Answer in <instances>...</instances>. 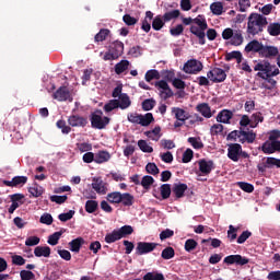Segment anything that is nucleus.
Wrapping results in <instances>:
<instances>
[{
    "instance_id": "16",
    "label": "nucleus",
    "mask_w": 280,
    "mask_h": 280,
    "mask_svg": "<svg viewBox=\"0 0 280 280\" xmlns=\"http://www.w3.org/2000/svg\"><path fill=\"white\" fill-rule=\"evenodd\" d=\"M190 34H194V36L198 37L199 45H206L207 44V30L198 28L196 25H191L189 28Z\"/></svg>"
},
{
    "instance_id": "27",
    "label": "nucleus",
    "mask_w": 280,
    "mask_h": 280,
    "mask_svg": "<svg viewBox=\"0 0 280 280\" xmlns=\"http://www.w3.org/2000/svg\"><path fill=\"white\" fill-rule=\"evenodd\" d=\"M120 205H122V207H132V205H135V196L130 192L120 194Z\"/></svg>"
},
{
    "instance_id": "44",
    "label": "nucleus",
    "mask_w": 280,
    "mask_h": 280,
    "mask_svg": "<svg viewBox=\"0 0 280 280\" xmlns=\"http://www.w3.org/2000/svg\"><path fill=\"white\" fill-rule=\"evenodd\" d=\"M192 23H195L199 30H209V24H207V19H205V15H198L194 19Z\"/></svg>"
},
{
    "instance_id": "45",
    "label": "nucleus",
    "mask_w": 280,
    "mask_h": 280,
    "mask_svg": "<svg viewBox=\"0 0 280 280\" xmlns=\"http://www.w3.org/2000/svg\"><path fill=\"white\" fill-rule=\"evenodd\" d=\"M160 192L162 196V200H167V198H170V196H172V185L162 184L160 187Z\"/></svg>"
},
{
    "instance_id": "53",
    "label": "nucleus",
    "mask_w": 280,
    "mask_h": 280,
    "mask_svg": "<svg viewBox=\"0 0 280 280\" xmlns=\"http://www.w3.org/2000/svg\"><path fill=\"white\" fill-rule=\"evenodd\" d=\"M138 148H140L141 152H145L148 154H152V152H154V148L148 144V141L145 140H139Z\"/></svg>"
},
{
    "instance_id": "20",
    "label": "nucleus",
    "mask_w": 280,
    "mask_h": 280,
    "mask_svg": "<svg viewBox=\"0 0 280 280\" xmlns=\"http://www.w3.org/2000/svg\"><path fill=\"white\" fill-rule=\"evenodd\" d=\"M27 183V176H15L12 180H3L5 187H23Z\"/></svg>"
},
{
    "instance_id": "22",
    "label": "nucleus",
    "mask_w": 280,
    "mask_h": 280,
    "mask_svg": "<svg viewBox=\"0 0 280 280\" xmlns=\"http://www.w3.org/2000/svg\"><path fill=\"white\" fill-rule=\"evenodd\" d=\"M260 56H262V58H275V56H279V48H277L275 46H264L262 45Z\"/></svg>"
},
{
    "instance_id": "35",
    "label": "nucleus",
    "mask_w": 280,
    "mask_h": 280,
    "mask_svg": "<svg viewBox=\"0 0 280 280\" xmlns=\"http://www.w3.org/2000/svg\"><path fill=\"white\" fill-rule=\"evenodd\" d=\"M244 43V35H242V31L237 30L234 31V35L232 36L231 39V45L234 47H240Z\"/></svg>"
},
{
    "instance_id": "29",
    "label": "nucleus",
    "mask_w": 280,
    "mask_h": 280,
    "mask_svg": "<svg viewBox=\"0 0 280 280\" xmlns=\"http://www.w3.org/2000/svg\"><path fill=\"white\" fill-rule=\"evenodd\" d=\"M35 257H49L51 255V247L49 246H37L34 249Z\"/></svg>"
},
{
    "instance_id": "17",
    "label": "nucleus",
    "mask_w": 280,
    "mask_h": 280,
    "mask_svg": "<svg viewBox=\"0 0 280 280\" xmlns=\"http://www.w3.org/2000/svg\"><path fill=\"white\" fill-rule=\"evenodd\" d=\"M215 119L218 124H231V120L233 119V110L222 109L218 113Z\"/></svg>"
},
{
    "instance_id": "50",
    "label": "nucleus",
    "mask_w": 280,
    "mask_h": 280,
    "mask_svg": "<svg viewBox=\"0 0 280 280\" xmlns=\"http://www.w3.org/2000/svg\"><path fill=\"white\" fill-rule=\"evenodd\" d=\"M267 32L270 36H280V23H270Z\"/></svg>"
},
{
    "instance_id": "7",
    "label": "nucleus",
    "mask_w": 280,
    "mask_h": 280,
    "mask_svg": "<svg viewBox=\"0 0 280 280\" xmlns=\"http://www.w3.org/2000/svg\"><path fill=\"white\" fill-rule=\"evenodd\" d=\"M207 78H209L214 84H218L226 80V72L222 68H213L207 72Z\"/></svg>"
},
{
    "instance_id": "13",
    "label": "nucleus",
    "mask_w": 280,
    "mask_h": 280,
    "mask_svg": "<svg viewBox=\"0 0 280 280\" xmlns=\"http://www.w3.org/2000/svg\"><path fill=\"white\" fill-rule=\"evenodd\" d=\"M240 152H242V144L240 143H231L228 148V158L234 163L240 161Z\"/></svg>"
},
{
    "instance_id": "39",
    "label": "nucleus",
    "mask_w": 280,
    "mask_h": 280,
    "mask_svg": "<svg viewBox=\"0 0 280 280\" xmlns=\"http://www.w3.org/2000/svg\"><path fill=\"white\" fill-rule=\"evenodd\" d=\"M163 27H165V21L163 20V16L161 18V15H156L152 21V28L155 32H161Z\"/></svg>"
},
{
    "instance_id": "8",
    "label": "nucleus",
    "mask_w": 280,
    "mask_h": 280,
    "mask_svg": "<svg viewBox=\"0 0 280 280\" xmlns=\"http://www.w3.org/2000/svg\"><path fill=\"white\" fill-rule=\"evenodd\" d=\"M156 89H160V97L162 100H170V97H174V92L172 91V88H170V84H167V81L160 80L155 82Z\"/></svg>"
},
{
    "instance_id": "61",
    "label": "nucleus",
    "mask_w": 280,
    "mask_h": 280,
    "mask_svg": "<svg viewBox=\"0 0 280 280\" xmlns=\"http://www.w3.org/2000/svg\"><path fill=\"white\" fill-rule=\"evenodd\" d=\"M122 21L124 23H126L129 27L132 26V25H137L139 23V19L137 18H133L132 15L130 14H125L122 16Z\"/></svg>"
},
{
    "instance_id": "23",
    "label": "nucleus",
    "mask_w": 280,
    "mask_h": 280,
    "mask_svg": "<svg viewBox=\"0 0 280 280\" xmlns=\"http://www.w3.org/2000/svg\"><path fill=\"white\" fill-rule=\"evenodd\" d=\"M172 113L173 115H175V119H177V121L185 122L187 121V119L190 118L189 113H187L185 109L180 107H173Z\"/></svg>"
},
{
    "instance_id": "34",
    "label": "nucleus",
    "mask_w": 280,
    "mask_h": 280,
    "mask_svg": "<svg viewBox=\"0 0 280 280\" xmlns=\"http://www.w3.org/2000/svg\"><path fill=\"white\" fill-rule=\"evenodd\" d=\"M178 16H180V10L175 9L173 11L164 13L162 19L164 23H170V21H174L175 19H178Z\"/></svg>"
},
{
    "instance_id": "56",
    "label": "nucleus",
    "mask_w": 280,
    "mask_h": 280,
    "mask_svg": "<svg viewBox=\"0 0 280 280\" xmlns=\"http://www.w3.org/2000/svg\"><path fill=\"white\" fill-rule=\"evenodd\" d=\"M224 132V125L222 124H214L210 128V133L212 137H218V135H222Z\"/></svg>"
},
{
    "instance_id": "14",
    "label": "nucleus",
    "mask_w": 280,
    "mask_h": 280,
    "mask_svg": "<svg viewBox=\"0 0 280 280\" xmlns=\"http://www.w3.org/2000/svg\"><path fill=\"white\" fill-rule=\"evenodd\" d=\"M92 188L94 191H96V194H101L102 196H105V194L108 191L106 183H104V180H102L100 177L93 178Z\"/></svg>"
},
{
    "instance_id": "5",
    "label": "nucleus",
    "mask_w": 280,
    "mask_h": 280,
    "mask_svg": "<svg viewBox=\"0 0 280 280\" xmlns=\"http://www.w3.org/2000/svg\"><path fill=\"white\" fill-rule=\"evenodd\" d=\"M279 139H280V130L279 129L271 130L269 132L268 140L265 141L261 147H259V150H261V152H264V154L271 152L272 144L280 143Z\"/></svg>"
},
{
    "instance_id": "37",
    "label": "nucleus",
    "mask_w": 280,
    "mask_h": 280,
    "mask_svg": "<svg viewBox=\"0 0 280 280\" xmlns=\"http://www.w3.org/2000/svg\"><path fill=\"white\" fill-rule=\"evenodd\" d=\"M110 30L101 28L100 32L94 36V43H104L108 38Z\"/></svg>"
},
{
    "instance_id": "18",
    "label": "nucleus",
    "mask_w": 280,
    "mask_h": 280,
    "mask_svg": "<svg viewBox=\"0 0 280 280\" xmlns=\"http://www.w3.org/2000/svg\"><path fill=\"white\" fill-rule=\"evenodd\" d=\"M255 139H257V133L253 130H244L241 128V140L240 143H255Z\"/></svg>"
},
{
    "instance_id": "33",
    "label": "nucleus",
    "mask_w": 280,
    "mask_h": 280,
    "mask_svg": "<svg viewBox=\"0 0 280 280\" xmlns=\"http://www.w3.org/2000/svg\"><path fill=\"white\" fill-rule=\"evenodd\" d=\"M242 52L240 50H233L231 52H226L225 60L226 62H231V60H236L237 65L242 62Z\"/></svg>"
},
{
    "instance_id": "11",
    "label": "nucleus",
    "mask_w": 280,
    "mask_h": 280,
    "mask_svg": "<svg viewBox=\"0 0 280 280\" xmlns=\"http://www.w3.org/2000/svg\"><path fill=\"white\" fill-rule=\"evenodd\" d=\"M159 246L158 243H148V242H138L136 247V255H148V253H152Z\"/></svg>"
},
{
    "instance_id": "6",
    "label": "nucleus",
    "mask_w": 280,
    "mask_h": 280,
    "mask_svg": "<svg viewBox=\"0 0 280 280\" xmlns=\"http://www.w3.org/2000/svg\"><path fill=\"white\" fill-rule=\"evenodd\" d=\"M205 69V66L198 59H190L188 60L183 68L184 73H189L190 75H196L200 73Z\"/></svg>"
},
{
    "instance_id": "47",
    "label": "nucleus",
    "mask_w": 280,
    "mask_h": 280,
    "mask_svg": "<svg viewBox=\"0 0 280 280\" xmlns=\"http://www.w3.org/2000/svg\"><path fill=\"white\" fill-rule=\"evenodd\" d=\"M118 233L120 234L121 240H124V237H128V235H132L135 233V228H132V225H124L118 229Z\"/></svg>"
},
{
    "instance_id": "38",
    "label": "nucleus",
    "mask_w": 280,
    "mask_h": 280,
    "mask_svg": "<svg viewBox=\"0 0 280 280\" xmlns=\"http://www.w3.org/2000/svg\"><path fill=\"white\" fill-rule=\"evenodd\" d=\"M128 67H130V61L121 60L115 65V73L117 75H121V73H124V71H128Z\"/></svg>"
},
{
    "instance_id": "40",
    "label": "nucleus",
    "mask_w": 280,
    "mask_h": 280,
    "mask_svg": "<svg viewBox=\"0 0 280 280\" xmlns=\"http://www.w3.org/2000/svg\"><path fill=\"white\" fill-rule=\"evenodd\" d=\"M143 280H165V276L159 271H149L143 277Z\"/></svg>"
},
{
    "instance_id": "57",
    "label": "nucleus",
    "mask_w": 280,
    "mask_h": 280,
    "mask_svg": "<svg viewBox=\"0 0 280 280\" xmlns=\"http://www.w3.org/2000/svg\"><path fill=\"white\" fill-rule=\"evenodd\" d=\"M140 185L143 187V189H150V187L154 185V177L150 175L143 176Z\"/></svg>"
},
{
    "instance_id": "26",
    "label": "nucleus",
    "mask_w": 280,
    "mask_h": 280,
    "mask_svg": "<svg viewBox=\"0 0 280 280\" xmlns=\"http://www.w3.org/2000/svg\"><path fill=\"white\" fill-rule=\"evenodd\" d=\"M84 242L85 241L81 236L72 240L69 243V247H70L71 253H80V248H82V246H84Z\"/></svg>"
},
{
    "instance_id": "60",
    "label": "nucleus",
    "mask_w": 280,
    "mask_h": 280,
    "mask_svg": "<svg viewBox=\"0 0 280 280\" xmlns=\"http://www.w3.org/2000/svg\"><path fill=\"white\" fill-rule=\"evenodd\" d=\"M145 81L152 82V80H159L161 78V74L158 72V70H149L145 73Z\"/></svg>"
},
{
    "instance_id": "59",
    "label": "nucleus",
    "mask_w": 280,
    "mask_h": 280,
    "mask_svg": "<svg viewBox=\"0 0 280 280\" xmlns=\"http://www.w3.org/2000/svg\"><path fill=\"white\" fill-rule=\"evenodd\" d=\"M156 106V101L154 98H147L142 102V109L152 110Z\"/></svg>"
},
{
    "instance_id": "42",
    "label": "nucleus",
    "mask_w": 280,
    "mask_h": 280,
    "mask_svg": "<svg viewBox=\"0 0 280 280\" xmlns=\"http://www.w3.org/2000/svg\"><path fill=\"white\" fill-rule=\"evenodd\" d=\"M145 137L152 139V141H159L161 139V128L154 127V129L144 132Z\"/></svg>"
},
{
    "instance_id": "28",
    "label": "nucleus",
    "mask_w": 280,
    "mask_h": 280,
    "mask_svg": "<svg viewBox=\"0 0 280 280\" xmlns=\"http://www.w3.org/2000/svg\"><path fill=\"white\" fill-rule=\"evenodd\" d=\"M110 161V153L108 151H98L95 153V163L102 165V163H108Z\"/></svg>"
},
{
    "instance_id": "3",
    "label": "nucleus",
    "mask_w": 280,
    "mask_h": 280,
    "mask_svg": "<svg viewBox=\"0 0 280 280\" xmlns=\"http://www.w3.org/2000/svg\"><path fill=\"white\" fill-rule=\"evenodd\" d=\"M124 56V42L117 39L109 44L108 51H106L103 56V60H117Z\"/></svg>"
},
{
    "instance_id": "9",
    "label": "nucleus",
    "mask_w": 280,
    "mask_h": 280,
    "mask_svg": "<svg viewBox=\"0 0 280 280\" xmlns=\"http://www.w3.org/2000/svg\"><path fill=\"white\" fill-rule=\"evenodd\" d=\"M223 262L226 264L228 266H233V264H235L236 266H246V264L250 262V259L240 254H236V255L226 256L223 259Z\"/></svg>"
},
{
    "instance_id": "31",
    "label": "nucleus",
    "mask_w": 280,
    "mask_h": 280,
    "mask_svg": "<svg viewBox=\"0 0 280 280\" xmlns=\"http://www.w3.org/2000/svg\"><path fill=\"white\" fill-rule=\"evenodd\" d=\"M119 105L118 108H121V110H126V108H130V105L132 104V102L130 101V96H128V94L122 93L119 96Z\"/></svg>"
},
{
    "instance_id": "49",
    "label": "nucleus",
    "mask_w": 280,
    "mask_h": 280,
    "mask_svg": "<svg viewBox=\"0 0 280 280\" xmlns=\"http://www.w3.org/2000/svg\"><path fill=\"white\" fill-rule=\"evenodd\" d=\"M175 255H176V252L174 250V247L168 246L162 250L161 257L162 259L170 260V259H174Z\"/></svg>"
},
{
    "instance_id": "19",
    "label": "nucleus",
    "mask_w": 280,
    "mask_h": 280,
    "mask_svg": "<svg viewBox=\"0 0 280 280\" xmlns=\"http://www.w3.org/2000/svg\"><path fill=\"white\" fill-rule=\"evenodd\" d=\"M264 47V44H261L259 40L254 39L252 42H249L246 46H245V51L246 54H250L252 51L254 54H259V56H261V49Z\"/></svg>"
},
{
    "instance_id": "15",
    "label": "nucleus",
    "mask_w": 280,
    "mask_h": 280,
    "mask_svg": "<svg viewBox=\"0 0 280 280\" xmlns=\"http://www.w3.org/2000/svg\"><path fill=\"white\" fill-rule=\"evenodd\" d=\"M54 100H57L58 102H67V100H70L71 93L67 89V86H60L54 94Z\"/></svg>"
},
{
    "instance_id": "24",
    "label": "nucleus",
    "mask_w": 280,
    "mask_h": 280,
    "mask_svg": "<svg viewBox=\"0 0 280 280\" xmlns=\"http://www.w3.org/2000/svg\"><path fill=\"white\" fill-rule=\"evenodd\" d=\"M187 189H188L187 184L179 183V184H174L172 191L175 198L180 199L185 197V191Z\"/></svg>"
},
{
    "instance_id": "43",
    "label": "nucleus",
    "mask_w": 280,
    "mask_h": 280,
    "mask_svg": "<svg viewBox=\"0 0 280 280\" xmlns=\"http://www.w3.org/2000/svg\"><path fill=\"white\" fill-rule=\"evenodd\" d=\"M152 121H154V115L152 113H147L145 115L140 114V126L148 127Z\"/></svg>"
},
{
    "instance_id": "32",
    "label": "nucleus",
    "mask_w": 280,
    "mask_h": 280,
    "mask_svg": "<svg viewBox=\"0 0 280 280\" xmlns=\"http://www.w3.org/2000/svg\"><path fill=\"white\" fill-rule=\"evenodd\" d=\"M107 202H110V205H121V192L120 191H114L107 194L106 197Z\"/></svg>"
},
{
    "instance_id": "36",
    "label": "nucleus",
    "mask_w": 280,
    "mask_h": 280,
    "mask_svg": "<svg viewBox=\"0 0 280 280\" xmlns=\"http://www.w3.org/2000/svg\"><path fill=\"white\" fill-rule=\"evenodd\" d=\"M210 10L212 14L220 16L224 12V4L220 1L213 2L210 4Z\"/></svg>"
},
{
    "instance_id": "58",
    "label": "nucleus",
    "mask_w": 280,
    "mask_h": 280,
    "mask_svg": "<svg viewBox=\"0 0 280 280\" xmlns=\"http://www.w3.org/2000/svg\"><path fill=\"white\" fill-rule=\"evenodd\" d=\"M237 186L243 191H246V194H253L255 191V186L253 184L246 183V182H238Z\"/></svg>"
},
{
    "instance_id": "4",
    "label": "nucleus",
    "mask_w": 280,
    "mask_h": 280,
    "mask_svg": "<svg viewBox=\"0 0 280 280\" xmlns=\"http://www.w3.org/2000/svg\"><path fill=\"white\" fill-rule=\"evenodd\" d=\"M102 115H104L102 109H97L91 114L90 121L92 128H95L96 130H104V128L110 124V118L107 116L102 117Z\"/></svg>"
},
{
    "instance_id": "51",
    "label": "nucleus",
    "mask_w": 280,
    "mask_h": 280,
    "mask_svg": "<svg viewBox=\"0 0 280 280\" xmlns=\"http://www.w3.org/2000/svg\"><path fill=\"white\" fill-rule=\"evenodd\" d=\"M188 143L195 149V150H202L205 148V143H202V140L200 138L190 137L188 138Z\"/></svg>"
},
{
    "instance_id": "41",
    "label": "nucleus",
    "mask_w": 280,
    "mask_h": 280,
    "mask_svg": "<svg viewBox=\"0 0 280 280\" xmlns=\"http://www.w3.org/2000/svg\"><path fill=\"white\" fill-rule=\"evenodd\" d=\"M252 125L250 128H257L259 124H262L264 121V115L261 112H256L250 116Z\"/></svg>"
},
{
    "instance_id": "54",
    "label": "nucleus",
    "mask_w": 280,
    "mask_h": 280,
    "mask_svg": "<svg viewBox=\"0 0 280 280\" xmlns=\"http://www.w3.org/2000/svg\"><path fill=\"white\" fill-rule=\"evenodd\" d=\"M57 128H59V130H61L62 135H69V132H71V125L68 126L67 121L60 119L56 122Z\"/></svg>"
},
{
    "instance_id": "12",
    "label": "nucleus",
    "mask_w": 280,
    "mask_h": 280,
    "mask_svg": "<svg viewBox=\"0 0 280 280\" xmlns=\"http://www.w3.org/2000/svg\"><path fill=\"white\" fill-rule=\"evenodd\" d=\"M68 124L72 128H86V124H89V120L84 116L71 115L68 117Z\"/></svg>"
},
{
    "instance_id": "62",
    "label": "nucleus",
    "mask_w": 280,
    "mask_h": 280,
    "mask_svg": "<svg viewBox=\"0 0 280 280\" xmlns=\"http://www.w3.org/2000/svg\"><path fill=\"white\" fill-rule=\"evenodd\" d=\"M28 194H31L33 198H40V195L43 194V187H39L35 184L34 187L28 188Z\"/></svg>"
},
{
    "instance_id": "1",
    "label": "nucleus",
    "mask_w": 280,
    "mask_h": 280,
    "mask_svg": "<svg viewBox=\"0 0 280 280\" xmlns=\"http://www.w3.org/2000/svg\"><path fill=\"white\" fill-rule=\"evenodd\" d=\"M268 25V19L259 13H252L248 16L247 22V34L252 36H257L264 32V27Z\"/></svg>"
},
{
    "instance_id": "52",
    "label": "nucleus",
    "mask_w": 280,
    "mask_h": 280,
    "mask_svg": "<svg viewBox=\"0 0 280 280\" xmlns=\"http://www.w3.org/2000/svg\"><path fill=\"white\" fill-rule=\"evenodd\" d=\"M116 108H119V100H110L104 105L105 113H113Z\"/></svg>"
},
{
    "instance_id": "64",
    "label": "nucleus",
    "mask_w": 280,
    "mask_h": 280,
    "mask_svg": "<svg viewBox=\"0 0 280 280\" xmlns=\"http://www.w3.org/2000/svg\"><path fill=\"white\" fill-rule=\"evenodd\" d=\"M20 277L22 280H34L36 278V275L30 270H22L20 271Z\"/></svg>"
},
{
    "instance_id": "55",
    "label": "nucleus",
    "mask_w": 280,
    "mask_h": 280,
    "mask_svg": "<svg viewBox=\"0 0 280 280\" xmlns=\"http://www.w3.org/2000/svg\"><path fill=\"white\" fill-rule=\"evenodd\" d=\"M184 248L186 253H191V250H196V248H198V242H196L194 238H188L185 242Z\"/></svg>"
},
{
    "instance_id": "25",
    "label": "nucleus",
    "mask_w": 280,
    "mask_h": 280,
    "mask_svg": "<svg viewBox=\"0 0 280 280\" xmlns=\"http://www.w3.org/2000/svg\"><path fill=\"white\" fill-rule=\"evenodd\" d=\"M67 233V229L62 228L59 232H55L51 235L48 236L47 243L50 246H57L58 242H60V237H62V234Z\"/></svg>"
},
{
    "instance_id": "10",
    "label": "nucleus",
    "mask_w": 280,
    "mask_h": 280,
    "mask_svg": "<svg viewBox=\"0 0 280 280\" xmlns=\"http://www.w3.org/2000/svg\"><path fill=\"white\" fill-rule=\"evenodd\" d=\"M199 166V176H209L213 170H215V164L213 160L207 161L206 159H201L198 161Z\"/></svg>"
},
{
    "instance_id": "63",
    "label": "nucleus",
    "mask_w": 280,
    "mask_h": 280,
    "mask_svg": "<svg viewBox=\"0 0 280 280\" xmlns=\"http://www.w3.org/2000/svg\"><path fill=\"white\" fill-rule=\"evenodd\" d=\"M40 224H46L47 226H50V224H54V217L49 213H44L39 219Z\"/></svg>"
},
{
    "instance_id": "2",
    "label": "nucleus",
    "mask_w": 280,
    "mask_h": 280,
    "mask_svg": "<svg viewBox=\"0 0 280 280\" xmlns=\"http://www.w3.org/2000/svg\"><path fill=\"white\" fill-rule=\"evenodd\" d=\"M254 71H258V78H275V75H279V68H277V66L270 65L266 60L258 62L254 67Z\"/></svg>"
},
{
    "instance_id": "48",
    "label": "nucleus",
    "mask_w": 280,
    "mask_h": 280,
    "mask_svg": "<svg viewBox=\"0 0 280 280\" xmlns=\"http://www.w3.org/2000/svg\"><path fill=\"white\" fill-rule=\"evenodd\" d=\"M100 209V203L95 200H88L85 202V211L86 213H95Z\"/></svg>"
},
{
    "instance_id": "46",
    "label": "nucleus",
    "mask_w": 280,
    "mask_h": 280,
    "mask_svg": "<svg viewBox=\"0 0 280 280\" xmlns=\"http://www.w3.org/2000/svg\"><path fill=\"white\" fill-rule=\"evenodd\" d=\"M264 167L270 170L272 167L280 168V159L277 158H267L266 162L264 163Z\"/></svg>"
},
{
    "instance_id": "21",
    "label": "nucleus",
    "mask_w": 280,
    "mask_h": 280,
    "mask_svg": "<svg viewBox=\"0 0 280 280\" xmlns=\"http://www.w3.org/2000/svg\"><path fill=\"white\" fill-rule=\"evenodd\" d=\"M196 110L202 115L206 119H211L213 114L211 113V106L208 103H200L196 106Z\"/></svg>"
},
{
    "instance_id": "30",
    "label": "nucleus",
    "mask_w": 280,
    "mask_h": 280,
    "mask_svg": "<svg viewBox=\"0 0 280 280\" xmlns=\"http://www.w3.org/2000/svg\"><path fill=\"white\" fill-rule=\"evenodd\" d=\"M121 240V234H119V230H114L110 233L105 235L106 244H115V242H119Z\"/></svg>"
}]
</instances>
